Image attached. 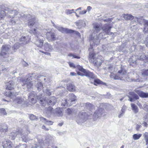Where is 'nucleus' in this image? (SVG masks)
<instances>
[{"label": "nucleus", "mask_w": 148, "mask_h": 148, "mask_svg": "<svg viewBox=\"0 0 148 148\" xmlns=\"http://www.w3.org/2000/svg\"><path fill=\"white\" fill-rule=\"evenodd\" d=\"M102 27L101 25L98 23H96L94 24L93 26L94 31L96 33L99 32L101 30Z\"/></svg>", "instance_id": "nucleus-26"}, {"label": "nucleus", "mask_w": 148, "mask_h": 148, "mask_svg": "<svg viewBox=\"0 0 148 148\" xmlns=\"http://www.w3.org/2000/svg\"><path fill=\"white\" fill-rule=\"evenodd\" d=\"M129 95L128 96V97L129 98L128 100L132 102L134 101V100H137L139 99V96L134 92H129Z\"/></svg>", "instance_id": "nucleus-16"}, {"label": "nucleus", "mask_w": 148, "mask_h": 148, "mask_svg": "<svg viewBox=\"0 0 148 148\" xmlns=\"http://www.w3.org/2000/svg\"><path fill=\"white\" fill-rule=\"evenodd\" d=\"M93 63L95 65L97 66V67L100 66L101 64V62H98V61H94Z\"/></svg>", "instance_id": "nucleus-57"}, {"label": "nucleus", "mask_w": 148, "mask_h": 148, "mask_svg": "<svg viewBox=\"0 0 148 148\" xmlns=\"http://www.w3.org/2000/svg\"><path fill=\"white\" fill-rule=\"evenodd\" d=\"M69 99L65 100L64 103L62 102V104L64 106H70L72 104V103L76 100V97L73 93H70L69 95Z\"/></svg>", "instance_id": "nucleus-11"}, {"label": "nucleus", "mask_w": 148, "mask_h": 148, "mask_svg": "<svg viewBox=\"0 0 148 148\" xmlns=\"http://www.w3.org/2000/svg\"><path fill=\"white\" fill-rule=\"evenodd\" d=\"M54 26L59 31H60L63 33H65L67 34L71 33L74 32L73 30H72L69 29L67 28H64L62 27L57 26L54 23Z\"/></svg>", "instance_id": "nucleus-15"}, {"label": "nucleus", "mask_w": 148, "mask_h": 148, "mask_svg": "<svg viewBox=\"0 0 148 148\" xmlns=\"http://www.w3.org/2000/svg\"><path fill=\"white\" fill-rule=\"evenodd\" d=\"M66 112L69 115L71 114H72L73 110L70 108H68L66 110Z\"/></svg>", "instance_id": "nucleus-58"}, {"label": "nucleus", "mask_w": 148, "mask_h": 148, "mask_svg": "<svg viewBox=\"0 0 148 148\" xmlns=\"http://www.w3.org/2000/svg\"><path fill=\"white\" fill-rule=\"evenodd\" d=\"M36 139H37V141H38V143L37 144H44L43 143V140H42V137H41V136H40L39 137L36 138Z\"/></svg>", "instance_id": "nucleus-50"}, {"label": "nucleus", "mask_w": 148, "mask_h": 148, "mask_svg": "<svg viewBox=\"0 0 148 148\" xmlns=\"http://www.w3.org/2000/svg\"><path fill=\"white\" fill-rule=\"evenodd\" d=\"M137 58V57L134 55L132 56L129 58V62L130 65H133V64H135L136 63Z\"/></svg>", "instance_id": "nucleus-29"}, {"label": "nucleus", "mask_w": 148, "mask_h": 148, "mask_svg": "<svg viewBox=\"0 0 148 148\" xmlns=\"http://www.w3.org/2000/svg\"><path fill=\"white\" fill-rule=\"evenodd\" d=\"M44 144H37L35 147H32V148H43Z\"/></svg>", "instance_id": "nucleus-54"}, {"label": "nucleus", "mask_w": 148, "mask_h": 148, "mask_svg": "<svg viewBox=\"0 0 148 148\" xmlns=\"http://www.w3.org/2000/svg\"><path fill=\"white\" fill-rule=\"evenodd\" d=\"M14 148H27V145L25 144H20L16 146Z\"/></svg>", "instance_id": "nucleus-47"}, {"label": "nucleus", "mask_w": 148, "mask_h": 148, "mask_svg": "<svg viewBox=\"0 0 148 148\" xmlns=\"http://www.w3.org/2000/svg\"><path fill=\"white\" fill-rule=\"evenodd\" d=\"M43 46L45 50L46 51L51 52L53 49L52 46L47 42L44 44Z\"/></svg>", "instance_id": "nucleus-24"}, {"label": "nucleus", "mask_w": 148, "mask_h": 148, "mask_svg": "<svg viewBox=\"0 0 148 148\" xmlns=\"http://www.w3.org/2000/svg\"><path fill=\"white\" fill-rule=\"evenodd\" d=\"M29 32L36 36L37 38L35 43L38 47L42 48L43 44V40L42 39H41L40 37H38V35L39 34V32L37 31L36 28H34L30 30Z\"/></svg>", "instance_id": "nucleus-5"}, {"label": "nucleus", "mask_w": 148, "mask_h": 148, "mask_svg": "<svg viewBox=\"0 0 148 148\" xmlns=\"http://www.w3.org/2000/svg\"><path fill=\"white\" fill-rule=\"evenodd\" d=\"M76 67L79 71L83 73L84 74L80 72H78L77 74L78 75L82 76L85 75L91 78H95V76L92 72H90L89 71L84 69L82 66L79 65H77Z\"/></svg>", "instance_id": "nucleus-3"}, {"label": "nucleus", "mask_w": 148, "mask_h": 148, "mask_svg": "<svg viewBox=\"0 0 148 148\" xmlns=\"http://www.w3.org/2000/svg\"><path fill=\"white\" fill-rule=\"evenodd\" d=\"M21 44L20 43H17L15 44L13 47L12 48L14 51H15L16 50L18 49L20 47V44Z\"/></svg>", "instance_id": "nucleus-49"}, {"label": "nucleus", "mask_w": 148, "mask_h": 148, "mask_svg": "<svg viewBox=\"0 0 148 148\" xmlns=\"http://www.w3.org/2000/svg\"><path fill=\"white\" fill-rule=\"evenodd\" d=\"M30 18L29 21L28 25L30 26H32L35 23V17L34 16H31L30 14L27 15V18Z\"/></svg>", "instance_id": "nucleus-23"}, {"label": "nucleus", "mask_w": 148, "mask_h": 148, "mask_svg": "<svg viewBox=\"0 0 148 148\" xmlns=\"http://www.w3.org/2000/svg\"><path fill=\"white\" fill-rule=\"evenodd\" d=\"M90 112H86L84 110L80 112L77 117L76 121L78 123H81L84 122L87 119L88 116H90Z\"/></svg>", "instance_id": "nucleus-2"}, {"label": "nucleus", "mask_w": 148, "mask_h": 148, "mask_svg": "<svg viewBox=\"0 0 148 148\" xmlns=\"http://www.w3.org/2000/svg\"><path fill=\"white\" fill-rule=\"evenodd\" d=\"M15 94L12 92L10 91H9L8 92H7L5 93V95L8 97H10L13 95H15Z\"/></svg>", "instance_id": "nucleus-53"}, {"label": "nucleus", "mask_w": 148, "mask_h": 148, "mask_svg": "<svg viewBox=\"0 0 148 148\" xmlns=\"http://www.w3.org/2000/svg\"><path fill=\"white\" fill-rule=\"evenodd\" d=\"M56 102V99L55 97H52L47 99H41L40 100V103L43 106H45L46 104L53 106L55 105Z\"/></svg>", "instance_id": "nucleus-4"}, {"label": "nucleus", "mask_w": 148, "mask_h": 148, "mask_svg": "<svg viewBox=\"0 0 148 148\" xmlns=\"http://www.w3.org/2000/svg\"><path fill=\"white\" fill-rule=\"evenodd\" d=\"M142 105L143 106V108L145 111H148V101L146 102H142Z\"/></svg>", "instance_id": "nucleus-46"}, {"label": "nucleus", "mask_w": 148, "mask_h": 148, "mask_svg": "<svg viewBox=\"0 0 148 148\" xmlns=\"http://www.w3.org/2000/svg\"><path fill=\"white\" fill-rule=\"evenodd\" d=\"M27 37L24 36L21 37L20 39V42L21 44H25L27 43L28 40L27 39Z\"/></svg>", "instance_id": "nucleus-33"}, {"label": "nucleus", "mask_w": 148, "mask_h": 148, "mask_svg": "<svg viewBox=\"0 0 148 148\" xmlns=\"http://www.w3.org/2000/svg\"><path fill=\"white\" fill-rule=\"evenodd\" d=\"M114 66L113 64H109L107 68L106 67L105 69L108 72L112 73L113 70Z\"/></svg>", "instance_id": "nucleus-40"}, {"label": "nucleus", "mask_w": 148, "mask_h": 148, "mask_svg": "<svg viewBox=\"0 0 148 148\" xmlns=\"http://www.w3.org/2000/svg\"><path fill=\"white\" fill-rule=\"evenodd\" d=\"M54 141V137L50 135H48L46 137L45 142L49 144L47 148H58L56 146L53 144Z\"/></svg>", "instance_id": "nucleus-10"}, {"label": "nucleus", "mask_w": 148, "mask_h": 148, "mask_svg": "<svg viewBox=\"0 0 148 148\" xmlns=\"http://www.w3.org/2000/svg\"><path fill=\"white\" fill-rule=\"evenodd\" d=\"M53 108L52 107L50 106L46 109V112L48 115H50L53 112Z\"/></svg>", "instance_id": "nucleus-41"}, {"label": "nucleus", "mask_w": 148, "mask_h": 148, "mask_svg": "<svg viewBox=\"0 0 148 148\" xmlns=\"http://www.w3.org/2000/svg\"><path fill=\"white\" fill-rule=\"evenodd\" d=\"M112 27L109 24L107 23L104 25L101 28L103 30L106 34L110 35H114V34L112 32H110Z\"/></svg>", "instance_id": "nucleus-13"}, {"label": "nucleus", "mask_w": 148, "mask_h": 148, "mask_svg": "<svg viewBox=\"0 0 148 148\" xmlns=\"http://www.w3.org/2000/svg\"><path fill=\"white\" fill-rule=\"evenodd\" d=\"M28 77L26 79L23 78H21L20 79V81L22 82V86L24 89L29 90L32 88L33 86V81H32V79L31 77Z\"/></svg>", "instance_id": "nucleus-1"}, {"label": "nucleus", "mask_w": 148, "mask_h": 148, "mask_svg": "<svg viewBox=\"0 0 148 148\" xmlns=\"http://www.w3.org/2000/svg\"><path fill=\"white\" fill-rule=\"evenodd\" d=\"M8 131V127L5 125H0V136L3 135Z\"/></svg>", "instance_id": "nucleus-28"}, {"label": "nucleus", "mask_w": 148, "mask_h": 148, "mask_svg": "<svg viewBox=\"0 0 148 148\" xmlns=\"http://www.w3.org/2000/svg\"><path fill=\"white\" fill-rule=\"evenodd\" d=\"M138 59L143 60L145 62L148 61V56L146 55L144 53H142L138 56Z\"/></svg>", "instance_id": "nucleus-27"}, {"label": "nucleus", "mask_w": 148, "mask_h": 148, "mask_svg": "<svg viewBox=\"0 0 148 148\" xmlns=\"http://www.w3.org/2000/svg\"><path fill=\"white\" fill-rule=\"evenodd\" d=\"M104 110L102 108H99L98 110H96L93 115V118L94 119H97L100 118L103 114Z\"/></svg>", "instance_id": "nucleus-14"}, {"label": "nucleus", "mask_w": 148, "mask_h": 148, "mask_svg": "<svg viewBox=\"0 0 148 148\" xmlns=\"http://www.w3.org/2000/svg\"><path fill=\"white\" fill-rule=\"evenodd\" d=\"M118 74H120V80L128 82H137L138 79L130 78L126 74V71L124 70L121 69L118 71Z\"/></svg>", "instance_id": "nucleus-6"}, {"label": "nucleus", "mask_w": 148, "mask_h": 148, "mask_svg": "<svg viewBox=\"0 0 148 148\" xmlns=\"http://www.w3.org/2000/svg\"><path fill=\"white\" fill-rule=\"evenodd\" d=\"M123 17L126 20H132L134 19V16L131 14H124Z\"/></svg>", "instance_id": "nucleus-38"}, {"label": "nucleus", "mask_w": 148, "mask_h": 148, "mask_svg": "<svg viewBox=\"0 0 148 148\" xmlns=\"http://www.w3.org/2000/svg\"><path fill=\"white\" fill-rule=\"evenodd\" d=\"M142 127V126L141 125H138L137 124L136 125V130L137 131H138L139 130V129L141 128Z\"/></svg>", "instance_id": "nucleus-62"}, {"label": "nucleus", "mask_w": 148, "mask_h": 148, "mask_svg": "<svg viewBox=\"0 0 148 148\" xmlns=\"http://www.w3.org/2000/svg\"><path fill=\"white\" fill-rule=\"evenodd\" d=\"M90 45L91 47L99 44L100 40L97 34L95 33H92L90 37Z\"/></svg>", "instance_id": "nucleus-8"}, {"label": "nucleus", "mask_w": 148, "mask_h": 148, "mask_svg": "<svg viewBox=\"0 0 148 148\" xmlns=\"http://www.w3.org/2000/svg\"><path fill=\"white\" fill-rule=\"evenodd\" d=\"M14 83L12 81H10L7 84L6 89L9 90H12L14 86Z\"/></svg>", "instance_id": "nucleus-31"}, {"label": "nucleus", "mask_w": 148, "mask_h": 148, "mask_svg": "<svg viewBox=\"0 0 148 148\" xmlns=\"http://www.w3.org/2000/svg\"><path fill=\"white\" fill-rule=\"evenodd\" d=\"M142 134H134L133 135V139L134 140H136L138 139L142 136Z\"/></svg>", "instance_id": "nucleus-43"}, {"label": "nucleus", "mask_w": 148, "mask_h": 148, "mask_svg": "<svg viewBox=\"0 0 148 148\" xmlns=\"http://www.w3.org/2000/svg\"><path fill=\"white\" fill-rule=\"evenodd\" d=\"M120 74H119V75H115L114 79H120Z\"/></svg>", "instance_id": "nucleus-59"}, {"label": "nucleus", "mask_w": 148, "mask_h": 148, "mask_svg": "<svg viewBox=\"0 0 148 148\" xmlns=\"http://www.w3.org/2000/svg\"><path fill=\"white\" fill-rule=\"evenodd\" d=\"M25 103V100L22 97H17L14 99L13 103L14 104L17 105H22L24 104Z\"/></svg>", "instance_id": "nucleus-17"}, {"label": "nucleus", "mask_w": 148, "mask_h": 148, "mask_svg": "<svg viewBox=\"0 0 148 148\" xmlns=\"http://www.w3.org/2000/svg\"><path fill=\"white\" fill-rule=\"evenodd\" d=\"M145 139H146L148 138V133L145 132L143 134Z\"/></svg>", "instance_id": "nucleus-64"}, {"label": "nucleus", "mask_w": 148, "mask_h": 148, "mask_svg": "<svg viewBox=\"0 0 148 148\" xmlns=\"http://www.w3.org/2000/svg\"><path fill=\"white\" fill-rule=\"evenodd\" d=\"M7 8H5L3 10H2L1 9V7L0 8V20L4 18L6 15L5 12V9Z\"/></svg>", "instance_id": "nucleus-36"}, {"label": "nucleus", "mask_w": 148, "mask_h": 148, "mask_svg": "<svg viewBox=\"0 0 148 148\" xmlns=\"http://www.w3.org/2000/svg\"><path fill=\"white\" fill-rule=\"evenodd\" d=\"M76 24L77 26L79 27H80V28L82 27H84L86 26L85 22L83 20L79 21L78 22H76Z\"/></svg>", "instance_id": "nucleus-35"}, {"label": "nucleus", "mask_w": 148, "mask_h": 148, "mask_svg": "<svg viewBox=\"0 0 148 148\" xmlns=\"http://www.w3.org/2000/svg\"><path fill=\"white\" fill-rule=\"evenodd\" d=\"M31 77V78L32 77H34V79H38V78H40V77L41 76V75L39 74H36L35 75V74H32L31 75H29L28 77Z\"/></svg>", "instance_id": "nucleus-45"}, {"label": "nucleus", "mask_w": 148, "mask_h": 148, "mask_svg": "<svg viewBox=\"0 0 148 148\" xmlns=\"http://www.w3.org/2000/svg\"><path fill=\"white\" fill-rule=\"evenodd\" d=\"M67 90L71 91H73L75 90V87L74 85L71 84H69L67 86Z\"/></svg>", "instance_id": "nucleus-39"}, {"label": "nucleus", "mask_w": 148, "mask_h": 148, "mask_svg": "<svg viewBox=\"0 0 148 148\" xmlns=\"http://www.w3.org/2000/svg\"><path fill=\"white\" fill-rule=\"evenodd\" d=\"M45 93L48 96H50L51 95V93L50 90H47L45 91Z\"/></svg>", "instance_id": "nucleus-63"}, {"label": "nucleus", "mask_w": 148, "mask_h": 148, "mask_svg": "<svg viewBox=\"0 0 148 148\" xmlns=\"http://www.w3.org/2000/svg\"><path fill=\"white\" fill-rule=\"evenodd\" d=\"M47 38L49 41L54 40H56L54 34L51 32H49L46 34Z\"/></svg>", "instance_id": "nucleus-22"}, {"label": "nucleus", "mask_w": 148, "mask_h": 148, "mask_svg": "<svg viewBox=\"0 0 148 148\" xmlns=\"http://www.w3.org/2000/svg\"><path fill=\"white\" fill-rule=\"evenodd\" d=\"M5 10L7 11L10 14H14L13 15H10L9 16H10V18H12V20L11 21L12 24L13 25H15L18 19V18H17V17H15V16L17 14V11L15 10H11L8 8H6V9H5Z\"/></svg>", "instance_id": "nucleus-9"}, {"label": "nucleus", "mask_w": 148, "mask_h": 148, "mask_svg": "<svg viewBox=\"0 0 148 148\" xmlns=\"http://www.w3.org/2000/svg\"><path fill=\"white\" fill-rule=\"evenodd\" d=\"M20 136H21L22 141L24 142H27L29 140L27 135L25 134H22V131L21 135L20 134L19 137Z\"/></svg>", "instance_id": "nucleus-32"}, {"label": "nucleus", "mask_w": 148, "mask_h": 148, "mask_svg": "<svg viewBox=\"0 0 148 148\" xmlns=\"http://www.w3.org/2000/svg\"><path fill=\"white\" fill-rule=\"evenodd\" d=\"M74 11V9H72V10H66L65 12L67 14H72L73 13H74V12L73 11Z\"/></svg>", "instance_id": "nucleus-55"}, {"label": "nucleus", "mask_w": 148, "mask_h": 148, "mask_svg": "<svg viewBox=\"0 0 148 148\" xmlns=\"http://www.w3.org/2000/svg\"><path fill=\"white\" fill-rule=\"evenodd\" d=\"M40 121H41L42 122L45 123L46 125H51L53 124V122L51 121H48L46 119L43 117H40Z\"/></svg>", "instance_id": "nucleus-30"}, {"label": "nucleus", "mask_w": 148, "mask_h": 148, "mask_svg": "<svg viewBox=\"0 0 148 148\" xmlns=\"http://www.w3.org/2000/svg\"><path fill=\"white\" fill-rule=\"evenodd\" d=\"M2 145L4 148H14V144L10 140L3 141Z\"/></svg>", "instance_id": "nucleus-18"}, {"label": "nucleus", "mask_w": 148, "mask_h": 148, "mask_svg": "<svg viewBox=\"0 0 148 148\" xmlns=\"http://www.w3.org/2000/svg\"><path fill=\"white\" fill-rule=\"evenodd\" d=\"M131 105L132 109L134 113L135 114L137 113L139 110L137 106L134 103H132Z\"/></svg>", "instance_id": "nucleus-34"}, {"label": "nucleus", "mask_w": 148, "mask_h": 148, "mask_svg": "<svg viewBox=\"0 0 148 148\" xmlns=\"http://www.w3.org/2000/svg\"><path fill=\"white\" fill-rule=\"evenodd\" d=\"M94 82V84L95 85H97V84H106L105 83L101 81L98 79H95Z\"/></svg>", "instance_id": "nucleus-44"}, {"label": "nucleus", "mask_w": 148, "mask_h": 148, "mask_svg": "<svg viewBox=\"0 0 148 148\" xmlns=\"http://www.w3.org/2000/svg\"><path fill=\"white\" fill-rule=\"evenodd\" d=\"M36 94L34 91H32L29 94L28 96V99L32 103H36V100H34V97H36Z\"/></svg>", "instance_id": "nucleus-21"}, {"label": "nucleus", "mask_w": 148, "mask_h": 148, "mask_svg": "<svg viewBox=\"0 0 148 148\" xmlns=\"http://www.w3.org/2000/svg\"><path fill=\"white\" fill-rule=\"evenodd\" d=\"M56 115L58 116H61L62 115V109L60 108H57L56 110Z\"/></svg>", "instance_id": "nucleus-42"}, {"label": "nucleus", "mask_w": 148, "mask_h": 148, "mask_svg": "<svg viewBox=\"0 0 148 148\" xmlns=\"http://www.w3.org/2000/svg\"><path fill=\"white\" fill-rule=\"evenodd\" d=\"M125 109L124 106H123L121 110V113L118 116L119 118H120L124 114Z\"/></svg>", "instance_id": "nucleus-51"}, {"label": "nucleus", "mask_w": 148, "mask_h": 148, "mask_svg": "<svg viewBox=\"0 0 148 148\" xmlns=\"http://www.w3.org/2000/svg\"><path fill=\"white\" fill-rule=\"evenodd\" d=\"M85 108H86L88 110L87 111L90 113L89 114H90V115H92V113H91V111L94 108V106H93L92 105L89 103H87L85 104Z\"/></svg>", "instance_id": "nucleus-25"}, {"label": "nucleus", "mask_w": 148, "mask_h": 148, "mask_svg": "<svg viewBox=\"0 0 148 148\" xmlns=\"http://www.w3.org/2000/svg\"><path fill=\"white\" fill-rule=\"evenodd\" d=\"M38 90H41L43 89V87L42 83L40 82H37L36 84L35 85Z\"/></svg>", "instance_id": "nucleus-37"}, {"label": "nucleus", "mask_w": 148, "mask_h": 148, "mask_svg": "<svg viewBox=\"0 0 148 148\" xmlns=\"http://www.w3.org/2000/svg\"><path fill=\"white\" fill-rule=\"evenodd\" d=\"M29 118L32 120H35L38 119V118L36 116L32 114L30 115Z\"/></svg>", "instance_id": "nucleus-56"}, {"label": "nucleus", "mask_w": 148, "mask_h": 148, "mask_svg": "<svg viewBox=\"0 0 148 148\" xmlns=\"http://www.w3.org/2000/svg\"><path fill=\"white\" fill-rule=\"evenodd\" d=\"M141 73L143 76H148V69L143 70Z\"/></svg>", "instance_id": "nucleus-52"}, {"label": "nucleus", "mask_w": 148, "mask_h": 148, "mask_svg": "<svg viewBox=\"0 0 148 148\" xmlns=\"http://www.w3.org/2000/svg\"><path fill=\"white\" fill-rule=\"evenodd\" d=\"M7 113L5 109L4 108H1L0 109V115L1 116L6 115Z\"/></svg>", "instance_id": "nucleus-48"}, {"label": "nucleus", "mask_w": 148, "mask_h": 148, "mask_svg": "<svg viewBox=\"0 0 148 148\" xmlns=\"http://www.w3.org/2000/svg\"><path fill=\"white\" fill-rule=\"evenodd\" d=\"M143 119L145 121L148 120V113L146 114L143 117Z\"/></svg>", "instance_id": "nucleus-60"}, {"label": "nucleus", "mask_w": 148, "mask_h": 148, "mask_svg": "<svg viewBox=\"0 0 148 148\" xmlns=\"http://www.w3.org/2000/svg\"><path fill=\"white\" fill-rule=\"evenodd\" d=\"M136 20L139 23L142 24H144V27L143 31L145 33H148V20H145L142 18H138L136 17Z\"/></svg>", "instance_id": "nucleus-12"}, {"label": "nucleus", "mask_w": 148, "mask_h": 148, "mask_svg": "<svg viewBox=\"0 0 148 148\" xmlns=\"http://www.w3.org/2000/svg\"><path fill=\"white\" fill-rule=\"evenodd\" d=\"M21 130H18V131L12 132L10 134V138L12 140H14L16 137H19V135H21Z\"/></svg>", "instance_id": "nucleus-19"}, {"label": "nucleus", "mask_w": 148, "mask_h": 148, "mask_svg": "<svg viewBox=\"0 0 148 148\" xmlns=\"http://www.w3.org/2000/svg\"><path fill=\"white\" fill-rule=\"evenodd\" d=\"M69 64L70 67H73L74 68H75L76 67L73 63H71V62H69Z\"/></svg>", "instance_id": "nucleus-61"}, {"label": "nucleus", "mask_w": 148, "mask_h": 148, "mask_svg": "<svg viewBox=\"0 0 148 148\" xmlns=\"http://www.w3.org/2000/svg\"><path fill=\"white\" fill-rule=\"evenodd\" d=\"M134 91L141 97L143 98L148 97V93L144 92L137 89L135 90Z\"/></svg>", "instance_id": "nucleus-20"}, {"label": "nucleus", "mask_w": 148, "mask_h": 148, "mask_svg": "<svg viewBox=\"0 0 148 148\" xmlns=\"http://www.w3.org/2000/svg\"><path fill=\"white\" fill-rule=\"evenodd\" d=\"M11 47L8 45H3L2 46L1 51L0 53V56L3 58H7L9 56V53L10 52Z\"/></svg>", "instance_id": "nucleus-7"}]
</instances>
